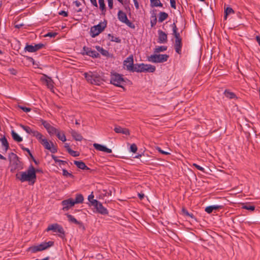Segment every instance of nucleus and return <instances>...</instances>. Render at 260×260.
I'll return each instance as SVG.
<instances>
[{
	"label": "nucleus",
	"instance_id": "f257e3e1",
	"mask_svg": "<svg viewBox=\"0 0 260 260\" xmlns=\"http://www.w3.org/2000/svg\"><path fill=\"white\" fill-rule=\"evenodd\" d=\"M20 126L28 134L35 137L45 149L49 150L52 153L57 152V147L54 145L52 142H48L47 139L44 138L43 135L40 132L31 128L28 126L20 124Z\"/></svg>",
	"mask_w": 260,
	"mask_h": 260
},
{
	"label": "nucleus",
	"instance_id": "f03ea898",
	"mask_svg": "<svg viewBox=\"0 0 260 260\" xmlns=\"http://www.w3.org/2000/svg\"><path fill=\"white\" fill-rule=\"evenodd\" d=\"M37 170L32 165H30L28 169L25 172H21L16 175V178L21 182L28 181L33 185L36 182Z\"/></svg>",
	"mask_w": 260,
	"mask_h": 260
},
{
	"label": "nucleus",
	"instance_id": "7ed1b4c3",
	"mask_svg": "<svg viewBox=\"0 0 260 260\" xmlns=\"http://www.w3.org/2000/svg\"><path fill=\"white\" fill-rule=\"evenodd\" d=\"M102 73L95 72H89L85 73L84 76L88 83L92 84L100 85L104 81Z\"/></svg>",
	"mask_w": 260,
	"mask_h": 260
},
{
	"label": "nucleus",
	"instance_id": "20e7f679",
	"mask_svg": "<svg viewBox=\"0 0 260 260\" xmlns=\"http://www.w3.org/2000/svg\"><path fill=\"white\" fill-rule=\"evenodd\" d=\"M8 158L10 163V171L11 172H14L16 170H21L22 169V162L15 153L13 152L10 153L9 154Z\"/></svg>",
	"mask_w": 260,
	"mask_h": 260
},
{
	"label": "nucleus",
	"instance_id": "39448f33",
	"mask_svg": "<svg viewBox=\"0 0 260 260\" xmlns=\"http://www.w3.org/2000/svg\"><path fill=\"white\" fill-rule=\"evenodd\" d=\"M155 67L151 64L141 63L134 65L132 72L153 73L155 71Z\"/></svg>",
	"mask_w": 260,
	"mask_h": 260
},
{
	"label": "nucleus",
	"instance_id": "423d86ee",
	"mask_svg": "<svg viewBox=\"0 0 260 260\" xmlns=\"http://www.w3.org/2000/svg\"><path fill=\"white\" fill-rule=\"evenodd\" d=\"M54 242L53 241H49L48 242H43L37 245H34L28 248L27 251H30L31 253H36L39 251L44 250L48 248L53 246Z\"/></svg>",
	"mask_w": 260,
	"mask_h": 260
},
{
	"label": "nucleus",
	"instance_id": "0eeeda50",
	"mask_svg": "<svg viewBox=\"0 0 260 260\" xmlns=\"http://www.w3.org/2000/svg\"><path fill=\"white\" fill-rule=\"evenodd\" d=\"M125 82L122 75L118 73H112L111 75L110 83L116 86L123 88L122 84Z\"/></svg>",
	"mask_w": 260,
	"mask_h": 260
},
{
	"label": "nucleus",
	"instance_id": "6e6552de",
	"mask_svg": "<svg viewBox=\"0 0 260 260\" xmlns=\"http://www.w3.org/2000/svg\"><path fill=\"white\" fill-rule=\"evenodd\" d=\"M169 57L167 54H152L148 56L147 60L153 63H161L167 61Z\"/></svg>",
	"mask_w": 260,
	"mask_h": 260
},
{
	"label": "nucleus",
	"instance_id": "1a4fd4ad",
	"mask_svg": "<svg viewBox=\"0 0 260 260\" xmlns=\"http://www.w3.org/2000/svg\"><path fill=\"white\" fill-rule=\"evenodd\" d=\"M106 23H100L96 25L91 27L90 31V36L92 38H94L98 36L106 27Z\"/></svg>",
	"mask_w": 260,
	"mask_h": 260
},
{
	"label": "nucleus",
	"instance_id": "9d476101",
	"mask_svg": "<svg viewBox=\"0 0 260 260\" xmlns=\"http://www.w3.org/2000/svg\"><path fill=\"white\" fill-rule=\"evenodd\" d=\"M46 231L47 232L52 231L53 232H57L60 234V237L62 238H64L65 236V232L63 228L58 223H54L49 225Z\"/></svg>",
	"mask_w": 260,
	"mask_h": 260
},
{
	"label": "nucleus",
	"instance_id": "9b49d317",
	"mask_svg": "<svg viewBox=\"0 0 260 260\" xmlns=\"http://www.w3.org/2000/svg\"><path fill=\"white\" fill-rule=\"evenodd\" d=\"M92 206H93L96 210V211L103 215H106L108 214L107 209L105 208L102 204L98 200H93L92 202Z\"/></svg>",
	"mask_w": 260,
	"mask_h": 260
},
{
	"label": "nucleus",
	"instance_id": "f8f14e48",
	"mask_svg": "<svg viewBox=\"0 0 260 260\" xmlns=\"http://www.w3.org/2000/svg\"><path fill=\"white\" fill-rule=\"evenodd\" d=\"M81 54L83 55H87L93 58H97L100 54L95 50H92L90 48L84 46L81 52Z\"/></svg>",
	"mask_w": 260,
	"mask_h": 260
},
{
	"label": "nucleus",
	"instance_id": "ddd939ff",
	"mask_svg": "<svg viewBox=\"0 0 260 260\" xmlns=\"http://www.w3.org/2000/svg\"><path fill=\"white\" fill-rule=\"evenodd\" d=\"M45 47V45L43 43H39L35 44V45H26L24 49L29 52H35Z\"/></svg>",
	"mask_w": 260,
	"mask_h": 260
},
{
	"label": "nucleus",
	"instance_id": "4468645a",
	"mask_svg": "<svg viewBox=\"0 0 260 260\" xmlns=\"http://www.w3.org/2000/svg\"><path fill=\"white\" fill-rule=\"evenodd\" d=\"M123 64L126 67V70L132 71L134 67V59L133 55L129 56L123 62Z\"/></svg>",
	"mask_w": 260,
	"mask_h": 260
},
{
	"label": "nucleus",
	"instance_id": "2eb2a0df",
	"mask_svg": "<svg viewBox=\"0 0 260 260\" xmlns=\"http://www.w3.org/2000/svg\"><path fill=\"white\" fill-rule=\"evenodd\" d=\"M61 204L63 206L62 210L64 211L68 210L69 208L75 205L73 199L72 198L62 201Z\"/></svg>",
	"mask_w": 260,
	"mask_h": 260
},
{
	"label": "nucleus",
	"instance_id": "dca6fc26",
	"mask_svg": "<svg viewBox=\"0 0 260 260\" xmlns=\"http://www.w3.org/2000/svg\"><path fill=\"white\" fill-rule=\"evenodd\" d=\"M41 80L43 82H45L46 85L47 86L48 88L50 89H52L54 87V85H53V80H52V79L47 76V75H44V77H41Z\"/></svg>",
	"mask_w": 260,
	"mask_h": 260
},
{
	"label": "nucleus",
	"instance_id": "f3484780",
	"mask_svg": "<svg viewBox=\"0 0 260 260\" xmlns=\"http://www.w3.org/2000/svg\"><path fill=\"white\" fill-rule=\"evenodd\" d=\"M93 147L98 151H103L106 152L107 153H110L112 152V150L111 149H109L107 148L106 146L98 144V143H94L93 144Z\"/></svg>",
	"mask_w": 260,
	"mask_h": 260
},
{
	"label": "nucleus",
	"instance_id": "a211bd4d",
	"mask_svg": "<svg viewBox=\"0 0 260 260\" xmlns=\"http://www.w3.org/2000/svg\"><path fill=\"white\" fill-rule=\"evenodd\" d=\"M66 216L70 222L78 225L79 228L84 229L83 223L81 221H78L73 215L69 214H66Z\"/></svg>",
	"mask_w": 260,
	"mask_h": 260
},
{
	"label": "nucleus",
	"instance_id": "6ab92c4d",
	"mask_svg": "<svg viewBox=\"0 0 260 260\" xmlns=\"http://www.w3.org/2000/svg\"><path fill=\"white\" fill-rule=\"evenodd\" d=\"M158 42L159 43H165L167 42L168 37L166 33L161 30H158Z\"/></svg>",
	"mask_w": 260,
	"mask_h": 260
},
{
	"label": "nucleus",
	"instance_id": "aec40b11",
	"mask_svg": "<svg viewBox=\"0 0 260 260\" xmlns=\"http://www.w3.org/2000/svg\"><path fill=\"white\" fill-rule=\"evenodd\" d=\"M74 164L79 168L82 170H88L89 172L92 173L93 170H91L88 167L86 166L85 164L82 161L75 160Z\"/></svg>",
	"mask_w": 260,
	"mask_h": 260
},
{
	"label": "nucleus",
	"instance_id": "412c9836",
	"mask_svg": "<svg viewBox=\"0 0 260 260\" xmlns=\"http://www.w3.org/2000/svg\"><path fill=\"white\" fill-rule=\"evenodd\" d=\"M114 131L115 133L118 134H122L125 135H129L130 133L128 129L126 128H122V127L116 125L114 128Z\"/></svg>",
	"mask_w": 260,
	"mask_h": 260
},
{
	"label": "nucleus",
	"instance_id": "4be33fe9",
	"mask_svg": "<svg viewBox=\"0 0 260 260\" xmlns=\"http://www.w3.org/2000/svg\"><path fill=\"white\" fill-rule=\"evenodd\" d=\"M171 26L173 30L172 35L174 36L175 40H182V38L180 36V33L178 31V28L175 23L174 22L172 24H171Z\"/></svg>",
	"mask_w": 260,
	"mask_h": 260
},
{
	"label": "nucleus",
	"instance_id": "5701e85b",
	"mask_svg": "<svg viewBox=\"0 0 260 260\" xmlns=\"http://www.w3.org/2000/svg\"><path fill=\"white\" fill-rule=\"evenodd\" d=\"M182 47V40H175L174 49L175 50V51L179 54H181Z\"/></svg>",
	"mask_w": 260,
	"mask_h": 260
},
{
	"label": "nucleus",
	"instance_id": "b1692460",
	"mask_svg": "<svg viewBox=\"0 0 260 260\" xmlns=\"http://www.w3.org/2000/svg\"><path fill=\"white\" fill-rule=\"evenodd\" d=\"M117 16L119 20L123 23L127 19L126 14L121 10L118 11Z\"/></svg>",
	"mask_w": 260,
	"mask_h": 260
},
{
	"label": "nucleus",
	"instance_id": "393cba45",
	"mask_svg": "<svg viewBox=\"0 0 260 260\" xmlns=\"http://www.w3.org/2000/svg\"><path fill=\"white\" fill-rule=\"evenodd\" d=\"M84 200V198L82 194H77L76 195L75 200H73V202L74 204H81L82 203Z\"/></svg>",
	"mask_w": 260,
	"mask_h": 260
},
{
	"label": "nucleus",
	"instance_id": "a878e982",
	"mask_svg": "<svg viewBox=\"0 0 260 260\" xmlns=\"http://www.w3.org/2000/svg\"><path fill=\"white\" fill-rule=\"evenodd\" d=\"M71 135L75 140L78 141H81L83 139L82 136L75 131H72Z\"/></svg>",
	"mask_w": 260,
	"mask_h": 260
},
{
	"label": "nucleus",
	"instance_id": "bb28decb",
	"mask_svg": "<svg viewBox=\"0 0 260 260\" xmlns=\"http://www.w3.org/2000/svg\"><path fill=\"white\" fill-rule=\"evenodd\" d=\"M100 9L102 12V14L105 15L106 12V6L104 0H98Z\"/></svg>",
	"mask_w": 260,
	"mask_h": 260
},
{
	"label": "nucleus",
	"instance_id": "cd10ccee",
	"mask_svg": "<svg viewBox=\"0 0 260 260\" xmlns=\"http://www.w3.org/2000/svg\"><path fill=\"white\" fill-rule=\"evenodd\" d=\"M57 138L62 142L66 141V137L63 132H60L58 130L57 132L55 134Z\"/></svg>",
	"mask_w": 260,
	"mask_h": 260
},
{
	"label": "nucleus",
	"instance_id": "c85d7f7f",
	"mask_svg": "<svg viewBox=\"0 0 260 260\" xmlns=\"http://www.w3.org/2000/svg\"><path fill=\"white\" fill-rule=\"evenodd\" d=\"M168 17V14L164 12H160L159 13L158 21L162 22Z\"/></svg>",
	"mask_w": 260,
	"mask_h": 260
},
{
	"label": "nucleus",
	"instance_id": "c756f323",
	"mask_svg": "<svg viewBox=\"0 0 260 260\" xmlns=\"http://www.w3.org/2000/svg\"><path fill=\"white\" fill-rule=\"evenodd\" d=\"M224 94L226 98L230 99H233L236 98V94L234 92H231L229 90H225L224 92Z\"/></svg>",
	"mask_w": 260,
	"mask_h": 260
},
{
	"label": "nucleus",
	"instance_id": "7c9ffc66",
	"mask_svg": "<svg viewBox=\"0 0 260 260\" xmlns=\"http://www.w3.org/2000/svg\"><path fill=\"white\" fill-rule=\"evenodd\" d=\"M162 5L160 0H150V6L152 7H162Z\"/></svg>",
	"mask_w": 260,
	"mask_h": 260
},
{
	"label": "nucleus",
	"instance_id": "2f4dec72",
	"mask_svg": "<svg viewBox=\"0 0 260 260\" xmlns=\"http://www.w3.org/2000/svg\"><path fill=\"white\" fill-rule=\"evenodd\" d=\"M11 134L13 139L15 141L20 142L22 141V138L15 132L14 131H12Z\"/></svg>",
	"mask_w": 260,
	"mask_h": 260
},
{
	"label": "nucleus",
	"instance_id": "473e14b6",
	"mask_svg": "<svg viewBox=\"0 0 260 260\" xmlns=\"http://www.w3.org/2000/svg\"><path fill=\"white\" fill-rule=\"evenodd\" d=\"M233 13H234V11L232 8L228 7L225 8L224 10V19H226L228 15Z\"/></svg>",
	"mask_w": 260,
	"mask_h": 260
},
{
	"label": "nucleus",
	"instance_id": "72a5a7b5",
	"mask_svg": "<svg viewBox=\"0 0 260 260\" xmlns=\"http://www.w3.org/2000/svg\"><path fill=\"white\" fill-rule=\"evenodd\" d=\"M109 39L112 42H114L116 43H120L121 42V39L119 37H115L110 34L108 35Z\"/></svg>",
	"mask_w": 260,
	"mask_h": 260
},
{
	"label": "nucleus",
	"instance_id": "f704fd0d",
	"mask_svg": "<svg viewBox=\"0 0 260 260\" xmlns=\"http://www.w3.org/2000/svg\"><path fill=\"white\" fill-rule=\"evenodd\" d=\"M167 49V47L165 46H157L154 49V53H159L160 52H163Z\"/></svg>",
	"mask_w": 260,
	"mask_h": 260
},
{
	"label": "nucleus",
	"instance_id": "c9c22d12",
	"mask_svg": "<svg viewBox=\"0 0 260 260\" xmlns=\"http://www.w3.org/2000/svg\"><path fill=\"white\" fill-rule=\"evenodd\" d=\"M58 129H56L52 125L48 129H47V132L50 135H54L56 134Z\"/></svg>",
	"mask_w": 260,
	"mask_h": 260
},
{
	"label": "nucleus",
	"instance_id": "e433bc0d",
	"mask_svg": "<svg viewBox=\"0 0 260 260\" xmlns=\"http://www.w3.org/2000/svg\"><path fill=\"white\" fill-rule=\"evenodd\" d=\"M62 175L64 176L70 177L71 178H74V175L72 174L69 173L68 171L64 169H62Z\"/></svg>",
	"mask_w": 260,
	"mask_h": 260
},
{
	"label": "nucleus",
	"instance_id": "4c0bfd02",
	"mask_svg": "<svg viewBox=\"0 0 260 260\" xmlns=\"http://www.w3.org/2000/svg\"><path fill=\"white\" fill-rule=\"evenodd\" d=\"M242 208L243 209L251 211H253L255 209V206L250 205H245L243 206Z\"/></svg>",
	"mask_w": 260,
	"mask_h": 260
},
{
	"label": "nucleus",
	"instance_id": "58836bf2",
	"mask_svg": "<svg viewBox=\"0 0 260 260\" xmlns=\"http://www.w3.org/2000/svg\"><path fill=\"white\" fill-rule=\"evenodd\" d=\"M41 121L42 124L44 126V127L46 129L47 131L51 126L47 121L45 120H42Z\"/></svg>",
	"mask_w": 260,
	"mask_h": 260
},
{
	"label": "nucleus",
	"instance_id": "ea45409f",
	"mask_svg": "<svg viewBox=\"0 0 260 260\" xmlns=\"http://www.w3.org/2000/svg\"><path fill=\"white\" fill-rule=\"evenodd\" d=\"M128 27L132 28H135V25L132 22H131L128 19L124 22Z\"/></svg>",
	"mask_w": 260,
	"mask_h": 260
},
{
	"label": "nucleus",
	"instance_id": "a19ab883",
	"mask_svg": "<svg viewBox=\"0 0 260 260\" xmlns=\"http://www.w3.org/2000/svg\"><path fill=\"white\" fill-rule=\"evenodd\" d=\"M138 150L137 145L135 144H133L131 145L130 150L133 153H136Z\"/></svg>",
	"mask_w": 260,
	"mask_h": 260
},
{
	"label": "nucleus",
	"instance_id": "79ce46f5",
	"mask_svg": "<svg viewBox=\"0 0 260 260\" xmlns=\"http://www.w3.org/2000/svg\"><path fill=\"white\" fill-rule=\"evenodd\" d=\"M69 153L73 156H79V153L72 149L69 150Z\"/></svg>",
	"mask_w": 260,
	"mask_h": 260
},
{
	"label": "nucleus",
	"instance_id": "37998d69",
	"mask_svg": "<svg viewBox=\"0 0 260 260\" xmlns=\"http://www.w3.org/2000/svg\"><path fill=\"white\" fill-rule=\"evenodd\" d=\"M0 141H1L2 142V144L3 145V146H5V145H6L7 144H9L7 139L5 137H4L3 138H2L1 139H0Z\"/></svg>",
	"mask_w": 260,
	"mask_h": 260
},
{
	"label": "nucleus",
	"instance_id": "c03bdc74",
	"mask_svg": "<svg viewBox=\"0 0 260 260\" xmlns=\"http://www.w3.org/2000/svg\"><path fill=\"white\" fill-rule=\"evenodd\" d=\"M103 55L107 56L109 54V52L107 50H105L103 48L100 49V51H99Z\"/></svg>",
	"mask_w": 260,
	"mask_h": 260
},
{
	"label": "nucleus",
	"instance_id": "a18cd8bd",
	"mask_svg": "<svg viewBox=\"0 0 260 260\" xmlns=\"http://www.w3.org/2000/svg\"><path fill=\"white\" fill-rule=\"evenodd\" d=\"M19 108L20 109H21V110H22L25 112H28L30 111V110H31V109L29 108L23 107V106H19Z\"/></svg>",
	"mask_w": 260,
	"mask_h": 260
},
{
	"label": "nucleus",
	"instance_id": "49530a36",
	"mask_svg": "<svg viewBox=\"0 0 260 260\" xmlns=\"http://www.w3.org/2000/svg\"><path fill=\"white\" fill-rule=\"evenodd\" d=\"M57 34L56 32H50L45 35V37H55Z\"/></svg>",
	"mask_w": 260,
	"mask_h": 260
},
{
	"label": "nucleus",
	"instance_id": "de8ad7c7",
	"mask_svg": "<svg viewBox=\"0 0 260 260\" xmlns=\"http://www.w3.org/2000/svg\"><path fill=\"white\" fill-rule=\"evenodd\" d=\"M213 210H218L220 209H222L223 208V206L222 205H212L211 206Z\"/></svg>",
	"mask_w": 260,
	"mask_h": 260
},
{
	"label": "nucleus",
	"instance_id": "09e8293b",
	"mask_svg": "<svg viewBox=\"0 0 260 260\" xmlns=\"http://www.w3.org/2000/svg\"><path fill=\"white\" fill-rule=\"evenodd\" d=\"M213 210L211 206H208L205 208V211L208 213H211L213 212Z\"/></svg>",
	"mask_w": 260,
	"mask_h": 260
},
{
	"label": "nucleus",
	"instance_id": "8fccbe9b",
	"mask_svg": "<svg viewBox=\"0 0 260 260\" xmlns=\"http://www.w3.org/2000/svg\"><path fill=\"white\" fill-rule=\"evenodd\" d=\"M157 150H158V151L159 152H160L161 154H165V155L170 154V153H169L168 152H167V151H165L161 150V148H159V147H157Z\"/></svg>",
	"mask_w": 260,
	"mask_h": 260
},
{
	"label": "nucleus",
	"instance_id": "3c124183",
	"mask_svg": "<svg viewBox=\"0 0 260 260\" xmlns=\"http://www.w3.org/2000/svg\"><path fill=\"white\" fill-rule=\"evenodd\" d=\"M193 166H194L198 170L201 171L202 172H204V169L201 167L200 166L197 165V164H193Z\"/></svg>",
	"mask_w": 260,
	"mask_h": 260
},
{
	"label": "nucleus",
	"instance_id": "603ef678",
	"mask_svg": "<svg viewBox=\"0 0 260 260\" xmlns=\"http://www.w3.org/2000/svg\"><path fill=\"white\" fill-rule=\"evenodd\" d=\"M93 198H94V196L93 194V192L91 193V194H90L88 197V201L90 202L91 205H92V202L93 201V200H95L94 199H93Z\"/></svg>",
	"mask_w": 260,
	"mask_h": 260
},
{
	"label": "nucleus",
	"instance_id": "864d4df0",
	"mask_svg": "<svg viewBox=\"0 0 260 260\" xmlns=\"http://www.w3.org/2000/svg\"><path fill=\"white\" fill-rule=\"evenodd\" d=\"M157 22V19L156 17L155 16L153 20H151L150 21L151 23V26L153 27L154 25H156Z\"/></svg>",
	"mask_w": 260,
	"mask_h": 260
},
{
	"label": "nucleus",
	"instance_id": "5fc2aeb1",
	"mask_svg": "<svg viewBox=\"0 0 260 260\" xmlns=\"http://www.w3.org/2000/svg\"><path fill=\"white\" fill-rule=\"evenodd\" d=\"M170 4H171V7L174 9H176V0H173V1L172 0V1H170Z\"/></svg>",
	"mask_w": 260,
	"mask_h": 260
},
{
	"label": "nucleus",
	"instance_id": "6e6d98bb",
	"mask_svg": "<svg viewBox=\"0 0 260 260\" xmlns=\"http://www.w3.org/2000/svg\"><path fill=\"white\" fill-rule=\"evenodd\" d=\"M59 14L60 15L63 16L64 17H67L68 16V12L64 11H61L59 12Z\"/></svg>",
	"mask_w": 260,
	"mask_h": 260
},
{
	"label": "nucleus",
	"instance_id": "4d7b16f0",
	"mask_svg": "<svg viewBox=\"0 0 260 260\" xmlns=\"http://www.w3.org/2000/svg\"><path fill=\"white\" fill-rule=\"evenodd\" d=\"M51 157H52V159L54 160V161H55L56 163L58 162V163L59 164V163L60 162V161L61 160L58 159L57 158V156H55V155H51Z\"/></svg>",
	"mask_w": 260,
	"mask_h": 260
},
{
	"label": "nucleus",
	"instance_id": "13d9d810",
	"mask_svg": "<svg viewBox=\"0 0 260 260\" xmlns=\"http://www.w3.org/2000/svg\"><path fill=\"white\" fill-rule=\"evenodd\" d=\"M108 7L110 9L113 8V0H107Z\"/></svg>",
	"mask_w": 260,
	"mask_h": 260
},
{
	"label": "nucleus",
	"instance_id": "bf43d9fd",
	"mask_svg": "<svg viewBox=\"0 0 260 260\" xmlns=\"http://www.w3.org/2000/svg\"><path fill=\"white\" fill-rule=\"evenodd\" d=\"M9 72L12 75H15L17 73V71L13 68H10L9 69Z\"/></svg>",
	"mask_w": 260,
	"mask_h": 260
},
{
	"label": "nucleus",
	"instance_id": "052dcab7",
	"mask_svg": "<svg viewBox=\"0 0 260 260\" xmlns=\"http://www.w3.org/2000/svg\"><path fill=\"white\" fill-rule=\"evenodd\" d=\"M182 212L183 214L185 215L186 216H188V215H189V214L188 211L184 208H183L182 209Z\"/></svg>",
	"mask_w": 260,
	"mask_h": 260
},
{
	"label": "nucleus",
	"instance_id": "680f3d73",
	"mask_svg": "<svg viewBox=\"0 0 260 260\" xmlns=\"http://www.w3.org/2000/svg\"><path fill=\"white\" fill-rule=\"evenodd\" d=\"M91 4L95 7H98V4H97V2H96V0H90Z\"/></svg>",
	"mask_w": 260,
	"mask_h": 260
},
{
	"label": "nucleus",
	"instance_id": "e2e57ef3",
	"mask_svg": "<svg viewBox=\"0 0 260 260\" xmlns=\"http://www.w3.org/2000/svg\"><path fill=\"white\" fill-rule=\"evenodd\" d=\"M21 148L23 150L27 152L28 153H30V150L28 148L24 147L23 145H21Z\"/></svg>",
	"mask_w": 260,
	"mask_h": 260
},
{
	"label": "nucleus",
	"instance_id": "0e129e2a",
	"mask_svg": "<svg viewBox=\"0 0 260 260\" xmlns=\"http://www.w3.org/2000/svg\"><path fill=\"white\" fill-rule=\"evenodd\" d=\"M66 164H67V162L66 161L61 160L60 161V162L59 163L58 165L59 166H64Z\"/></svg>",
	"mask_w": 260,
	"mask_h": 260
},
{
	"label": "nucleus",
	"instance_id": "69168bd1",
	"mask_svg": "<svg viewBox=\"0 0 260 260\" xmlns=\"http://www.w3.org/2000/svg\"><path fill=\"white\" fill-rule=\"evenodd\" d=\"M135 6L137 9H138L139 8V3L137 1V0H133Z\"/></svg>",
	"mask_w": 260,
	"mask_h": 260
},
{
	"label": "nucleus",
	"instance_id": "338daca9",
	"mask_svg": "<svg viewBox=\"0 0 260 260\" xmlns=\"http://www.w3.org/2000/svg\"><path fill=\"white\" fill-rule=\"evenodd\" d=\"M64 147L66 148V149H67V150L68 151V152H69V150L71 149L70 147L69 144H68V143H66L65 144Z\"/></svg>",
	"mask_w": 260,
	"mask_h": 260
},
{
	"label": "nucleus",
	"instance_id": "774afa93",
	"mask_svg": "<svg viewBox=\"0 0 260 260\" xmlns=\"http://www.w3.org/2000/svg\"><path fill=\"white\" fill-rule=\"evenodd\" d=\"M138 196L140 200H142L144 198V194L142 193H139Z\"/></svg>",
	"mask_w": 260,
	"mask_h": 260
}]
</instances>
